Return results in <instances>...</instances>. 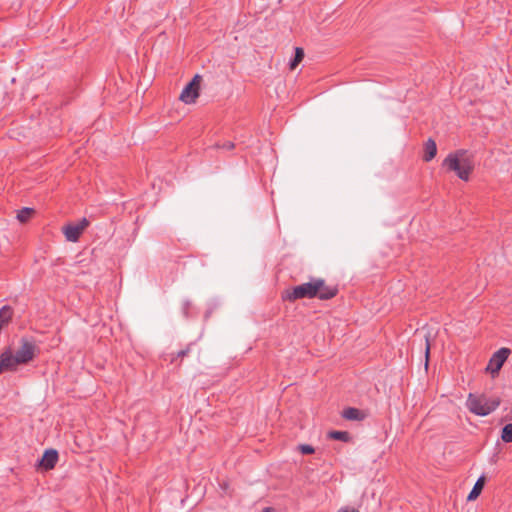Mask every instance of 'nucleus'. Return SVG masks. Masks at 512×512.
<instances>
[{
  "instance_id": "4",
  "label": "nucleus",
  "mask_w": 512,
  "mask_h": 512,
  "mask_svg": "<svg viewBox=\"0 0 512 512\" xmlns=\"http://www.w3.org/2000/svg\"><path fill=\"white\" fill-rule=\"evenodd\" d=\"M35 351V343L28 339L22 338L21 347L14 354L17 358L15 361L19 362L21 365L27 364L35 357Z\"/></svg>"
},
{
  "instance_id": "25",
  "label": "nucleus",
  "mask_w": 512,
  "mask_h": 512,
  "mask_svg": "<svg viewBox=\"0 0 512 512\" xmlns=\"http://www.w3.org/2000/svg\"><path fill=\"white\" fill-rule=\"evenodd\" d=\"M263 512H274V509L270 508V507H267V508L264 509Z\"/></svg>"
},
{
  "instance_id": "1",
  "label": "nucleus",
  "mask_w": 512,
  "mask_h": 512,
  "mask_svg": "<svg viewBox=\"0 0 512 512\" xmlns=\"http://www.w3.org/2000/svg\"><path fill=\"white\" fill-rule=\"evenodd\" d=\"M442 165L449 171L455 172L461 180L468 181L470 174L474 170L475 162L472 154L461 149L448 154L443 160Z\"/></svg>"
},
{
  "instance_id": "19",
  "label": "nucleus",
  "mask_w": 512,
  "mask_h": 512,
  "mask_svg": "<svg viewBox=\"0 0 512 512\" xmlns=\"http://www.w3.org/2000/svg\"><path fill=\"white\" fill-rule=\"evenodd\" d=\"M299 450L303 454H312V453H314V448L311 445H308V444H301V445H299Z\"/></svg>"
},
{
  "instance_id": "21",
  "label": "nucleus",
  "mask_w": 512,
  "mask_h": 512,
  "mask_svg": "<svg viewBox=\"0 0 512 512\" xmlns=\"http://www.w3.org/2000/svg\"><path fill=\"white\" fill-rule=\"evenodd\" d=\"M429 353H430V343H429L428 338H426V346H425V357H426L425 365L426 366L428 365Z\"/></svg>"
},
{
  "instance_id": "6",
  "label": "nucleus",
  "mask_w": 512,
  "mask_h": 512,
  "mask_svg": "<svg viewBox=\"0 0 512 512\" xmlns=\"http://www.w3.org/2000/svg\"><path fill=\"white\" fill-rule=\"evenodd\" d=\"M510 352V349L505 347L496 351L489 361L487 370L490 371L492 375L497 374L510 355Z\"/></svg>"
},
{
  "instance_id": "17",
  "label": "nucleus",
  "mask_w": 512,
  "mask_h": 512,
  "mask_svg": "<svg viewBox=\"0 0 512 512\" xmlns=\"http://www.w3.org/2000/svg\"><path fill=\"white\" fill-rule=\"evenodd\" d=\"M501 438L506 443L512 442V423L506 424L502 428Z\"/></svg>"
},
{
  "instance_id": "22",
  "label": "nucleus",
  "mask_w": 512,
  "mask_h": 512,
  "mask_svg": "<svg viewBox=\"0 0 512 512\" xmlns=\"http://www.w3.org/2000/svg\"><path fill=\"white\" fill-rule=\"evenodd\" d=\"M189 351H190V348H189V347H187V348H185V349H182V350H180V351H178V352H177V357L183 358V357H185L186 355H188Z\"/></svg>"
},
{
  "instance_id": "9",
  "label": "nucleus",
  "mask_w": 512,
  "mask_h": 512,
  "mask_svg": "<svg viewBox=\"0 0 512 512\" xmlns=\"http://www.w3.org/2000/svg\"><path fill=\"white\" fill-rule=\"evenodd\" d=\"M341 416L349 421H362L366 418V413L358 408L348 407L342 411Z\"/></svg>"
},
{
  "instance_id": "13",
  "label": "nucleus",
  "mask_w": 512,
  "mask_h": 512,
  "mask_svg": "<svg viewBox=\"0 0 512 512\" xmlns=\"http://www.w3.org/2000/svg\"><path fill=\"white\" fill-rule=\"evenodd\" d=\"M485 485V476L482 475L480 476L476 483L474 484L472 490L470 491V493L468 494V497H467V500L468 501H472V500H475L481 493L483 487Z\"/></svg>"
},
{
  "instance_id": "3",
  "label": "nucleus",
  "mask_w": 512,
  "mask_h": 512,
  "mask_svg": "<svg viewBox=\"0 0 512 512\" xmlns=\"http://www.w3.org/2000/svg\"><path fill=\"white\" fill-rule=\"evenodd\" d=\"M323 285L322 278H312L311 281L295 286L291 289H287L282 298L293 302L303 298H315L319 288Z\"/></svg>"
},
{
  "instance_id": "5",
  "label": "nucleus",
  "mask_w": 512,
  "mask_h": 512,
  "mask_svg": "<svg viewBox=\"0 0 512 512\" xmlns=\"http://www.w3.org/2000/svg\"><path fill=\"white\" fill-rule=\"evenodd\" d=\"M201 76L195 75L193 79L184 87L180 94V100L186 104L194 103L199 96Z\"/></svg>"
},
{
  "instance_id": "11",
  "label": "nucleus",
  "mask_w": 512,
  "mask_h": 512,
  "mask_svg": "<svg viewBox=\"0 0 512 512\" xmlns=\"http://www.w3.org/2000/svg\"><path fill=\"white\" fill-rule=\"evenodd\" d=\"M337 294V286H328L325 284V280L323 279V285L319 288L316 297L320 300H329L334 298Z\"/></svg>"
},
{
  "instance_id": "18",
  "label": "nucleus",
  "mask_w": 512,
  "mask_h": 512,
  "mask_svg": "<svg viewBox=\"0 0 512 512\" xmlns=\"http://www.w3.org/2000/svg\"><path fill=\"white\" fill-rule=\"evenodd\" d=\"M192 308V303L190 300L186 299L182 303V313L184 317L188 318L190 316V309Z\"/></svg>"
},
{
  "instance_id": "2",
  "label": "nucleus",
  "mask_w": 512,
  "mask_h": 512,
  "mask_svg": "<svg viewBox=\"0 0 512 512\" xmlns=\"http://www.w3.org/2000/svg\"><path fill=\"white\" fill-rule=\"evenodd\" d=\"M500 405L499 397H487L486 395H468L466 406L469 411L478 416H487Z\"/></svg>"
},
{
  "instance_id": "14",
  "label": "nucleus",
  "mask_w": 512,
  "mask_h": 512,
  "mask_svg": "<svg viewBox=\"0 0 512 512\" xmlns=\"http://www.w3.org/2000/svg\"><path fill=\"white\" fill-rule=\"evenodd\" d=\"M328 437L334 440L342 441V442H349L351 439V436L349 432L347 431H330L328 433Z\"/></svg>"
},
{
  "instance_id": "7",
  "label": "nucleus",
  "mask_w": 512,
  "mask_h": 512,
  "mask_svg": "<svg viewBox=\"0 0 512 512\" xmlns=\"http://www.w3.org/2000/svg\"><path fill=\"white\" fill-rule=\"evenodd\" d=\"M16 356L12 353L10 349L5 350L0 355V374L6 371H15L18 365H21L19 362H16Z\"/></svg>"
},
{
  "instance_id": "15",
  "label": "nucleus",
  "mask_w": 512,
  "mask_h": 512,
  "mask_svg": "<svg viewBox=\"0 0 512 512\" xmlns=\"http://www.w3.org/2000/svg\"><path fill=\"white\" fill-rule=\"evenodd\" d=\"M303 58H304V50L300 47L295 48V56L289 62L290 69L294 70L298 66V64L303 60Z\"/></svg>"
},
{
  "instance_id": "8",
  "label": "nucleus",
  "mask_w": 512,
  "mask_h": 512,
  "mask_svg": "<svg viewBox=\"0 0 512 512\" xmlns=\"http://www.w3.org/2000/svg\"><path fill=\"white\" fill-rule=\"evenodd\" d=\"M58 452L55 449H47L44 451L41 459L38 461V466L44 470H51L58 462Z\"/></svg>"
},
{
  "instance_id": "24",
  "label": "nucleus",
  "mask_w": 512,
  "mask_h": 512,
  "mask_svg": "<svg viewBox=\"0 0 512 512\" xmlns=\"http://www.w3.org/2000/svg\"><path fill=\"white\" fill-rule=\"evenodd\" d=\"M337 512H359V511L355 508H341Z\"/></svg>"
},
{
  "instance_id": "16",
  "label": "nucleus",
  "mask_w": 512,
  "mask_h": 512,
  "mask_svg": "<svg viewBox=\"0 0 512 512\" xmlns=\"http://www.w3.org/2000/svg\"><path fill=\"white\" fill-rule=\"evenodd\" d=\"M33 213H34V209L29 208V207H24V208H22L21 210L18 211L17 219L21 223H24V222L29 220V218L32 216Z\"/></svg>"
},
{
  "instance_id": "20",
  "label": "nucleus",
  "mask_w": 512,
  "mask_h": 512,
  "mask_svg": "<svg viewBox=\"0 0 512 512\" xmlns=\"http://www.w3.org/2000/svg\"><path fill=\"white\" fill-rule=\"evenodd\" d=\"M76 225L81 228V231L83 232L86 227L89 225V221L86 218H82Z\"/></svg>"
},
{
  "instance_id": "12",
  "label": "nucleus",
  "mask_w": 512,
  "mask_h": 512,
  "mask_svg": "<svg viewBox=\"0 0 512 512\" xmlns=\"http://www.w3.org/2000/svg\"><path fill=\"white\" fill-rule=\"evenodd\" d=\"M436 153V143L433 139L429 138L425 143L423 160L426 162L431 161L436 156Z\"/></svg>"
},
{
  "instance_id": "10",
  "label": "nucleus",
  "mask_w": 512,
  "mask_h": 512,
  "mask_svg": "<svg viewBox=\"0 0 512 512\" xmlns=\"http://www.w3.org/2000/svg\"><path fill=\"white\" fill-rule=\"evenodd\" d=\"M62 231L66 240L70 242H77L83 233L76 224H68L62 228Z\"/></svg>"
},
{
  "instance_id": "23",
  "label": "nucleus",
  "mask_w": 512,
  "mask_h": 512,
  "mask_svg": "<svg viewBox=\"0 0 512 512\" xmlns=\"http://www.w3.org/2000/svg\"><path fill=\"white\" fill-rule=\"evenodd\" d=\"M221 147L224 149H227V150H231L234 148V143L231 141H227V142L223 143V145Z\"/></svg>"
}]
</instances>
